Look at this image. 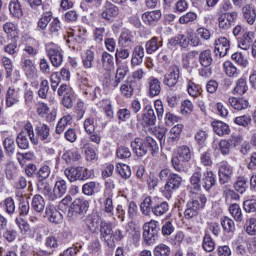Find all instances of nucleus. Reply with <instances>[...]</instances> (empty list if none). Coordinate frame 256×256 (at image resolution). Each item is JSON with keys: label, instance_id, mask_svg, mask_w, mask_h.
Masks as SVG:
<instances>
[{"label": "nucleus", "instance_id": "nucleus-1", "mask_svg": "<svg viewBox=\"0 0 256 256\" xmlns=\"http://www.w3.org/2000/svg\"><path fill=\"white\" fill-rule=\"evenodd\" d=\"M131 147L137 157H143L151 151V153H157L159 151V145L152 137L145 139L136 138L132 143Z\"/></svg>", "mask_w": 256, "mask_h": 256}, {"label": "nucleus", "instance_id": "nucleus-2", "mask_svg": "<svg viewBox=\"0 0 256 256\" xmlns=\"http://www.w3.org/2000/svg\"><path fill=\"white\" fill-rule=\"evenodd\" d=\"M29 137L33 145H39V139L35 137V132L33 131V125L31 123H26L22 132L17 136L16 143L20 149H29Z\"/></svg>", "mask_w": 256, "mask_h": 256}, {"label": "nucleus", "instance_id": "nucleus-3", "mask_svg": "<svg viewBox=\"0 0 256 256\" xmlns=\"http://www.w3.org/2000/svg\"><path fill=\"white\" fill-rule=\"evenodd\" d=\"M191 157H193L191 148H189L188 146L179 147L177 149V155L172 156V159H171L173 169L181 173V171H183V166H181V163H187L191 161Z\"/></svg>", "mask_w": 256, "mask_h": 256}, {"label": "nucleus", "instance_id": "nucleus-4", "mask_svg": "<svg viewBox=\"0 0 256 256\" xmlns=\"http://www.w3.org/2000/svg\"><path fill=\"white\" fill-rule=\"evenodd\" d=\"M64 175L67 177L70 183H75V181H87V179H91V171L81 166L66 168L64 170Z\"/></svg>", "mask_w": 256, "mask_h": 256}, {"label": "nucleus", "instance_id": "nucleus-5", "mask_svg": "<svg viewBox=\"0 0 256 256\" xmlns=\"http://www.w3.org/2000/svg\"><path fill=\"white\" fill-rule=\"evenodd\" d=\"M183 184V177L179 174L172 173L170 174L166 184L161 188V193L166 199H171L173 193L177 191Z\"/></svg>", "mask_w": 256, "mask_h": 256}, {"label": "nucleus", "instance_id": "nucleus-6", "mask_svg": "<svg viewBox=\"0 0 256 256\" xmlns=\"http://www.w3.org/2000/svg\"><path fill=\"white\" fill-rule=\"evenodd\" d=\"M46 53L53 67L63 65V50L57 44L49 42L46 44Z\"/></svg>", "mask_w": 256, "mask_h": 256}, {"label": "nucleus", "instance_id": "nucleus-7", "mask_svg": "<svg viewBox=\"0 0 256 256\" xmlns=\"http://www.w3.org/2000/svg\"><path fill=\"white\" fill-rule=\"evenodd\" d=\"M205 203H207V197L204 195H200L196 200L189 201L184 212L186 219H193V217H196L199 209L205 207Z\"/></svg>", "mask_w": 256, "mask_h": 256}, {"label": "nucleus", "instance_id": "nucleus-8", "mask_svg": "<svg viewBox=\"0 0 256 256\" xmlns=\"http://www.w3.org/2000/svg\"><path fill=\"white\" fill-rule=\"evenodd\" d=\"M237 145H239V138L231 136L229 139L220 140L218 145L213 142V149L214 151H220L222 155H229V153H231V149H233V147H237Z\"/></svg>", "mask_w": 256, "mask_h": 256}, {"label": "nucleus", "instance_id": "nucleus-9", "mask_svg": "<svg viewBox=\"0 0 256 256\" xmlns=\"http://www.w3.org/2000/svg\"><path fill=\"white\" fill-rule=\"evenodd\" d=\"M87 41V30L85 28L76 27L75 29L68 32L67 43H74L73 47L77 45H84Z\"/></svg>", "mask_w": 256, "mask_h": 256}, {"label": "nucleus", "instance_id": "nucleus-10", "mask_svg": "<svg viewBox=\"0 0 256 256\" xmlns=\"http://www.w3.org/2000/svg\"><path fill=\"white\" fill-rule=\"evenodd\" d=\"M159 222L151 220L143 225V239L147 245H151L157 237V227Z\"/></svg>", "mask_w": 256, "mask_h": 256}, {"label": "nucleus", "instance_id": "nucleus-11", "mask_svg": "<svg viewBox=\"0 0 256 256\" xmlns=\"http://www.w3.org/2000/svg\"><path fill=\"white\" fill-rule=\"evenodd\" d=\"M87 209H89V201L83 198H76L69 207L68 216L77 217V215L86 213Z\"/></svg>", "mask_w": 256, "mask_h": 256}, {"label": "nucleus", "instance_id": "nucleus-12", "mask_svg": "<svg viewBox=\"0 0 256 256\" xmlns=\"http://www.w3.org/2000/svg\"><path fill=\"white\" fill-rule=\"evenodd\" d=\"M237 12L221 13L218 17V27L221 31H229L237 20Z\"/></svg>", "mask_w": 256, "mask_h": 256}, {"label": "nucleus", "instance_id": "nucleus-13", "mask_svg": "<svg viewBox=\"0 0 256 256\" xmlns=\"http://www.w3.org/2000/svg\"><path fill=\"white\" fill-rule=\"evenodd\" d=\"M214 53L218 57H225L231 47V42L226 37H220L214 42Z\"/></svg>", "mask_w": 256, "mask_h": 256}, {"label": "nucleus", "instance_id": "nucleus-14", "mask_svg": "<svg viewBox=\"0 0 256 256\" xmlns=\"http://www.w3.org/2000/svg\"><path fill=\"white\" fill-rule=\"evenodd\" d=\"M179 73V66H170L168 72L164 76V85H167V87H174V85H177V82L179 81Z\"/></svg>", "mask_w": 256, "mask_h": 256}, {"label": "nucleus", "instance_id": "nucleus-15", "mask_svg": "<svg viewBox=\"0 0 256 256\" xmlns=\"http://www.w3.org/2000/svg\"><path fill=\"white\" fill-rule=\"evenodd\" d=\"M45 217L50 221V223H55L56 225L63 223V214L57 211V208L53 204L46 206Z\"/></svg>", "mask_w": 256, "mask_h": 256}, {"label": "nucleus", "instance_id": "nucleus-16", "mask_svg": "<svg viewBox=\"0 0 256 256\" xmlns=\"http://www.w3.org/2000/svg\"><path fill=\"white\" fill-rule=\"evenodd\" d=\"M218 175L221 183H227L233 175V167L227 162H221L219 164Z\"/></svg>", "mask_w": 256, "mask_h": 256}, {"label": "nucleus", "instance_id": "nucleus-17", "mask_svg": "<svg viewBox=\"0 0 256 256\" xmlns=\"http://www.w3.org/2000/svg\"><path fill=\"white\" fill-rule=\"evenodd\" d=\"M81 87L85 95H90L93 101L101 97V88L89 86V80H87V78L82 79Z\"/></svg>", "mask_w": 256, "mask_h": 256}, {"label": "nucleus", "instance_id": "nucleus-18", "mask_svg": "<svg viewBox=\"0 0 256 256\" xmlns=\"http://www.w3.org/2000/svg\"><path fill=\"white\" fill-rule=\"evenodd\" d=\"M22 51L28 57H35L39 55V46L37 45V40L29 38L25 44H23Z\"/></svg>", "mask_w": 256, "mask_h": 256}, {"label": "nucleus", "instance_id": "nucleus-19", "mask_svg": "<svg viewBox=\"0 0 256 256\" xmlns=\"http://www.w3.org/2000/svg\"><path fill=\"white\" fill-rule=\"evenodd\" d=\"M211 127L218 137H225V135H229V133H231V128L227 125V123L221 120H214L211 123Z\"/></svg>", "mask_w": 256, "mask_h": 256}, {"label": "nucleus", "instance_id": "nucleus-20", "mask_svg": "<svg viewBox=\"0 0 256 256\" xmlns=\"http://www.w3.org/2000/svg\"><path fill=\"white\" fill-rule=\"evenodd\" d=\"M65 193H67V181L63 179L56 181L53 189V195H51V201L61 199Z\"/></svg>", "mask_w": 256, "mask_h": 256}, {"label": "nucleus", "instance_id": "nucleus-21", "mask_svg": "<svg viewBox=\"0 0 256 256\" xmlns=\"http://www.w3.org/2000/svg\"><path fill=\"white\" fill-rule=\"evenodd\" d=\"M96 105L99 109H102V111H104L106 117H108L109 119H113V117H115V112L113 111V101H111V99H102L97 102Z\"/></svg>", "mask_w": 256, "mask_h": 256}, {"label": "nucleus", "instance_id": "nucleus-22", "mask_svg": "<svg viewBox=\"0 0 256 256\" xmlns=\"http://www.w3.org/2000/svg\"><path fill=\"white\" fill-rule=\"evenodd\" d=\"M169 45H171V47H177V45H179V47H182L183 49H187V47H189L188 32L186 34H179L177 36L172 37L169 40Z\"/></svg>", "mask_w": 256, "mask_h": 256}, {"label": "nucleus", "instance_id": "nucleus-23", "mask_svg": "<svg viewBox=\"0 0 256 256\" xmlns=\"http://www.w3.org/2000/svg\"><path fill=\"white\" fill-rule=\"evenodd\" d=\"M143 112V123H145V125H155V121H157V116H155V110H153V106L146 105Z\"/></svg>", "mask_w": 256, "mask_h": 256}, {"label": "nucleus", "instance_id": "nucleus-24", "mask_svg": "<svg viewBox=\"0 0 256 256\" xmlns=\"http://www.w3.org/2000/svg\"><path fill=\"white\" fill-rule=\"evenodd\" d=\"M21 94L19 92V88H9L6 94V105L8 107H13V105H17L19 103V99Z\"/></svg>", "mask_w": 256, "mask_h": 256}, {"label": "nucleus", "instance_id": "nucleus-25", "mask_svg": "<svg viewBox=\"0 0 256 256\" xmlns=\"http://www.w3.org/2000/svg\"><path fill=\"white\" fill-rule=\"evenodd\" d=\"M145 57V49L143 46H136L132 53L131 65L132 67H138L143 63V58Z\"/></svg>", "mask_w": 256, "mask_h": 256}, {"label": "nucleus", "instance_id": "nucleus-26", "mask_svg": "<svg viewBox=\"0 0 256 256\" xmlns=\"http://www.w3.org/2000/svg\"><path fill=\"white\" fill-rule=\"evenodd\" d=\"M161 19V11L154 10L150 12H145L142 14V21L145 25H155Z\"/></svg>", "mask_w": 256, "mask_h": 256}, {"label": "nucleus", "instance_id": "nucleus-27", "mask_svg": "<svg viewBox=\"0 0 256 256\" xmlns=\"http://www.w3.org/2000/svg\"><path fill=\"white\" fill-rule=\"evenodd\" d=\"M117 71H116V79L114 81L113 87H117L119 83H121L122 79H125L127 72L129 71V65L127 63L118 62Z\"/></svg>", "mask_w": 256, "mask_h": 256}, {"label": "nucleus", "instance_id": "nucleus-28", "mask_svg": "<svg viewBox=\"0 0 256 256\" xmlns=\"http://www.w3.org/2000/svg\"><path fill=\"white\" fill-rule=\"evenodd\" d=\"M215 183H217V179L215 178V175L213 174V171L207 170L203 174L202 178V186L206 191H209V189H212V187H215Z\"/></svg>", "mask_w": 256, "mask_h": 256}, {"label": "nucleus", "instance_id": "nucleus-29", "mask_svg": "<svg viewBox=\"0 0 256 256\" xmlns=\"http://www.w3.org/2000/svg\"><path fill=\"white\" fill-rule=\"evenodd\" d=\"M183 132V124H177L170 129L168 136V143L174 145L181 138V133Z\"/></svg>", "mask_w": 256, "mask_h": 256}, {"label": "nucleus", "instance_id": "nucleus-30", "mask_svg": "<svg viewBox=\"0 0 256 256\" xmlns=\"http://www.w3.org/2000/svg\"><path fill=\"white\" fill-rule=\"evenodd\" d=\"M62 159L67 165H73V163H77L81 159V154L75 149L66 150L62 155Z\"/></svg>", "mask_w": 256, "mask_h": 256}, {"label": "nucleus", "instance_id": "nucleus-31", "mask_svg": "<svg viewBox=\"0 0 256 256\" xmlns=\"http://www.w3.org/2000/svg\"><path fill=\"white\" fill-rule=\"evenodd\" d=\"M148 89L150 97H157L161 93V82L155 77L148 78Z\"/></svg>", "mask_w": 256, "mask_h": 256}, {"label": "nucleus", "instance_id": "nucleus-32", "mask_svg": "<svg viewBox=\"0 0 256 256\" xmlns=\"http://www.w3.org/2000/svg\"><path fill=\"white\" fill-rule=\"evenodd\" d=\"M8 9L12 17H16V19L23 17V9L21 8V2H19V0H11Z\"/></svg>", "mask_w": 256, "mask_h": 256}, {"label": "nucleus", "instance_id": "nucleus-33", "mask_svg": "<svg viewBox=\"0 0 256 256\" xmlns=\"http://www.w3.org/2000/svg\"><path fill=\"white\" fill-rule=\"evenodd\" d=\"M100 237L104 239V241H111L113 238V228L111 224L105 221L100 223Z\"/></svg>", "mask_w": 256, "mask_h": 256}, {"label": "nucleus", "instance_id": "nucleus-34", "mask_svg": "<svg viewBox=\"0 0 256 256\" xmlns=\"http://www.w3.org/2000/svg\"><path fill=\"white\" fill-rule=\"evenodd\" d=\"M118 45L124 48L131 47L133 45V35L128 30L122 31L118 38Z\"/></svg>", "mask_w": 256, "mask_h": 256}, {"label": "nucleus", "instance_id": "nucleus-35", "mask_svg": "<svg viewBox=\"0 0 256 256\" xmlns=\"http://www.w3.org/2000/svg\"><path fill=\"white\" fill-rule=\"evenodd\" d=\"M254 39H255L254 32H246L240 39L238 43V47H240V49H243L244 51H247V49L251 47V44L253 43Z\"/></svg>", "mask_w": 256, "mask_h": 256}, {"label": "nucleus", "instance_id": "nucleus-36", "mask_svg": "<svg viewBox=\"0 0 256 256\" xmlns=\"http://www.w3.org/2000/svg\"><path fill=\"white\" fill-rule=\"evenodd\" d=\"M228 103L237 111H243V109H247V107H249V101L243 98L230 97Z\"/></svg>", "mask_w": 256, "mask_h": 256}, {"label": "nucleus", "instance_id": "nucleus-37", "mask_svg": "<svg viewBox=\"0 0 256 256\" xmlns=\"http://www.w3.org/2000/svg\"><path fill=\"white\" fill-rule=\"evenodd\" d=\"M146 53L151 55V53H155L160 47H163V40L153 37L152 39L146 42Z\"/></svg>", "mask_w": 256, "mask_h": 256}, {"label": "nucleus", "instance_id": "nucleus-38", "mask_svg": "<svg viewBox=\"0 0 256 256\" xmlns=\"http://www.w3.org/2000/svg\"><path fill=\"white\" fill-rule=\"evenodd\" d=\"M31 205L36 213H43L45 211V199L39 194L33 196Z\"/></svg>", "mask_w": 256, "mask_h": 256}, {"label": "nucleus", "instance_id": "nucleus-39", "mask_svg": "<svg viewBox=\"0 0 256 256\" xmlns=\"http://www.w3.org/2000/svg\"><path fill=\"white\" fill-rule=\"evenodd\" d=\"M199 63L202 67H211L213 64V56L211 54V50H203L199 54Z\"/></svg>", "mask_w": 256, "mask_h": 256}, {"label": "nucleus", "instance_id": "nucleus-40", "mask_svg": "<svg viewBox=\"0 0 256 256\" xmlns=\"http://www.w3.org/2000/svg\"><path fill=\"white\" fill-rule=\"evenodd\" d=\"M244 19H246L249 25H253L256 21V12L251 5H246L242 8Z\"/></svg>", "mask_w": 256, "mask_h": 256}, {"label": "nucleus", "instance_id": "nucleus-41", "mask_svg": "<svg viewBox=\"0 0 256 256\" xmlns=\"http://www.w3.org/2000/svg\"><path fill=\"white\" fill-rule=\"evenodd\" d=\"M101 15L102 19H106V21H111L113 17H117V15H119V8L114 4H109Z\"/></svg>", "mask_w": 256, "mask_h": 256}, {"label": "nucleus", "instance_id": "nucleus-42", "mask_svg": "<svg viewBox=\"0 0 256 256\" xmlns=\"http://www.w3.org/2000/svg\"><path fill=\"white\" fill-rule=\"evenodd\" d=\"M51 19H53V13L51 11L44 12L38 20V29L45 31L49 23H51Z\"/></svg>", "mask_w": 256, "mask_h": 256}, {"label": "nucleus", "instance_id": "nucleus-43", "mask_svg": "<svg viewBox=\"0 0 256 256\" xmlns=\"http://www.w3.org/2000/svg\"><path fill=\"white\" fill-rule=\"evenodd\" d=\"M249 90L247 81L244 78H240L236 81V85L232 91L233 95H245L246 91Z\"/></svg>", "mask_w": 256, "mask_h": 256}, {"label": "nucleus", "instance_id": "nucleus-44", "mask_svg": "<svg viewBox=\"0 0 256 256\" xmlns=\"http://www.w3.org/2000/svg\"><path fill=\"white\" fill-rule=\"evenodd\" d=\"M202 248L207 253H211L215 251V240H213V238L211 237V234L205 233L203 237Z\"/></svg>", "mask_w": 256, "mask_h": 256}, {"label": "nucleus", "instance_id": "nucleus-45", "mask_svg": "<svg viewBox=\"0 0 256 256\" xmlns=\"http://www.w3.org/2000/svg\"><path fill=\"white\" fill-rule=\"evenodd\" d=\"M102 65L106 71H111L115 67V58L109 52L102 53Z\"/></svg>", "mask_w": 256, "mask_h": 256}, {"label": "nucleus", "instance_id": "nucleus-46", "mask_svg": "<svg viewBox=\"0 0 256 256\" xmlns=\"http://www.w3.org/2000/svg\"><path fill=\"white\" fill-rule=\"evenodd\" d=\"M22 67L27 77H35V75H37V68L35 67V64H33V60L25 59Z\"/></svg>", "mask_w": 256, "mask_h": 256}, {"label": "nucleus", "instance_id": "nucleus-47", "mask_svg": "<svg viewBox=\"0 0 256 256\" xmlns=\"http://www.w3.org/2000/svg\"><path fill=\"white\" fill-rule=\"evenodd\" d=\"M93 61H95V52L92 50H86L82 55V63L85 69H91L93 67Z\"/></svg>", "mask_w": 256, "mask_h": 256}, {"label": "nucleus", "instance_id": "nucleus-48", "mask_svg": "<svg viewBox=\"0 0 256 256\" xmlns=\"http://www.w3.org/2000/svg\"><path fill=\"white\" fill-rule=\"evenodd\" d=\"M154 256H171V247L166 244L160 243L154 247L153 250Z\"/></svg>", "mask_w": 256, "mask_h": 256}, {"label": "nucleus", "instance_id": "nucleus-49", "mask_svg": "<svg viewBox=\"0 0 256 256\" xmlns=\"http://www.w3.org/2000/svg\"><path fill=\"white\" fill-rule=\"evenodd\" d=\"M36 131L41 141H44V143H49V126L46 124H40L37 126Z\"/></svg>", "mask_w": 256, "mask_h": 256}, {"label": "nucleus", "instance_id": "nucleus-50", "mask_svg": "<svg viewBox=\"0 0 256 256\" xmlns=\"http://www.w3.org/2000/svg\"><path fill=\"white\" fill-rule=\"evenodd\" d=\"M116 172L120 177H122V179H129V177H131V168L127 164H116Z\"/></svg>", "mask_w": 256, "mask_h": 256}, {"label": "nucleus", "instance_id": "nucleus-51", "mask_svg": "<svg viewBox=\"0 0 256 256\" xmlns=\"http://www.w3.org/2000/svg\"><path fill=\"white\" fill-rule=\"evenodd\" d=\"M3 147L7 153V155H13L15 153V138L8 136L3 140Z\"/></svg>", "mask_w": 256, "mask_h": 256}, {"label": "nucleus", "instance_id": "nucleus-52", "mask_svg": "<svg viewBox=\"0 0 256 256\" xmlns=\"http://www.w3.org/2000/svg\"><path fill=\"white\" fill-rule=\"evenodd\" d=\"M230 215L235 219L238 223L243 221V212L241 211V207L238 204H232L229 207Z\"/></svg>", "mask_w": 256, "mask_h": 256}, {"label": "nucleus", "instance_id": "nucleus-53", "mask_svg": "<svg viewBox=\"0 0 256 256\" xmlns=\"http://www.w3.org/2000/svg\"><path fill=\"white\" fill-rule=\"evenodd\" d=\"M72 119L73 117H71V115L62 117L56 126V133L61 135V133L65 131V127H67V125H71Z\"/></svg>", "mask_w": 256, "mask_h": 256}, {"label": "nucleus", "instance_id": "nucleus-54", "mask_svg": "<svg viewBox=\"0 0 256 256\" xmlns=\"http://www.w3.org/2000/svg\"><path fill=\"white\" fill-rule=\"evenodd\" d=\"M244 231L251 237L256 235V218H248L244 224Z\"/></svg>", "mask_w": 256, "mask_h": 256}, {"label": "nucleus", "instance_id": "nucleus-55", "mask_svg": "<svg viewBox=\"0 0 256 256\" xmlns=\"http://www.w3.org/2000/svg\"><path fill=\"white\" fill-rule=\"evenodd\" d=\"M4 32L8 37H11L12 39H15L18 34L17 25L13 22H6L3 26Z\"/></svg>", "mask_w": 256, "mask_h": 256}, {"label": "nucleus", "instance_id": "nucleus-56", "mask_svg": "<svg viewBox=\"0 0 256 256\" xmlns=\"http://www.w3.org/2000/svg\"><path fill=\"white\" fill-rule=\"evenodd\" d=\"M167 211H169V203L165 201L152 207V213L156 215V217H161L162 215H165Z\"/></svg>", "mask_w": 256, "mask_h": 256}, {"label": "nucleus", "instance_id": "nucleus-57", "mask_svg": "<svg viewBox=\"0 0 256 256\" xmlns=\"http://www.w3.org/2000/svg\"><path fill=\"white\" fill-rule=\"evenodd\" d=\"M224 71L228 77H237L239 75V70L231 61H226L223 63Z\"/></svg>", "mask_w": 256, "mask_h": 256}, {"label": "nucleus", "instance_id": "nucleus-58", "mask_svg": "<svg viewBox=\"0 0 256 256\" xmlns=\"http://www.w3.org/2000/svg\"><path fill=\"white\" fill-rule=\"evenodd\" d=\"M221 225L223 230L226 233H234L235 231V222L229 218V217H224L221 219Z\"/></svg>", "mask_w": 256, "mask_h": 256}, {"label": "nucleus", "instance_id": "nucleus-59", "mask_svg": "<svg viewBox=\"0 0 256 256\" xmlns=\"http://www.w3.org/2000/svg\"><path fill=\"white\" fill-rule=\"evenodd\" d=\"M130 55L131 51L125 47L117 49L115 53L116 64L121 63V60L129 59Z\"/></svg>", "mask_w": 256, "mask_h": 256}, {"label": "nucleus", "instance_id": "nucleus-60", "mask_svg": "<svg viewBox=\"0 0 256 256\" xmlns=\"http://www.w3.org/2000/svg\"><path fill=\"white\" fill-rule=\"evenodd\" d=\"M38 191L39 193H42V195H45V197H48V199L51 201V195H53V191H51V185H49V183L39 182Z\"/></svg>", "mask_w": 256, "mask_h": 256}, {"label": "nucleus", "instance_id": "nucleus-61", "mask_svg": "<svg viewBox=\"0 0 256 256\" xmlns=\"http://www.w3.org/2000/svg\"><path fill=\"white\" fill-rule=\"evenodd\" d=\"M193 21H197V13L195 12H187L179 18L181 25H187L193 23Z\"/></svg>", "mask_w": 256, "mask_h": 256}, {"label": "nucleus", "instance_id": "nucleus-62", "mask_svg": "<svg viewBox=\"0 0 256 256\" xmlns=\"http://www.w3.org/2000/svg\"><path fill=\"white\" fill-rule=\"evenodd\" d=\"M151 205H153V201L150 196L144 198L143 202L140 205V209L143 215H149L151 213Z\"/></svg>", "mask_w": 256, "mask_h": 256}, {"label": "nucleus", "instance_id": "nucleus-63", "mask_svg": "<svg viewBox=\"0 0 256 256\" xmlns=\"http://www.w3.org/2000/svg\"><path fill=\"white\" fill-rule=\"evenodd\" d=\"M232 59L238 63L240 67L245 68L249 65V60H247V58L242 53L236 52L232 54Z\"/></svg>", "mask_w": 256, "mask_h": 256}, {"label": "nucleus", "instance_id": "nucleus-64", "mask_svg": "<svg viewBox=\"0 0 256 256\" xmlns=\"http://www.w3.org/2000/svg\"><path fill=\"white\" fill-rule=\"evenodd\" d=\"M97 187V183L95 182H88V183H85L83 186H82V193L84 195H87L88 197H91V195H95V189Z\"/></svg>", "mask_w": 256, "mask_h": 256}]
</instances>
